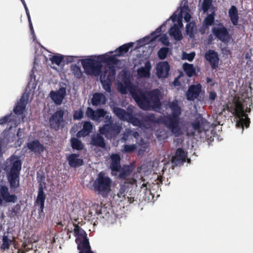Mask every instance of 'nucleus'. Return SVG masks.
Instances as JSON below:
<instances>
[{"label":"nucleus","mask_w":253,"mask_h":253,"mask_svg":"<svg viewBox=\"0 0 253 253\" xmlns=\"http://www.w3.org/2000/svg\"><path fill=\"white\" fill-rule=\"evenodd\" d=\"M160 118V117L156 118L154 114H147L142 116L141 120H139L140 121V124L138 123V122L135 121V122H133V123L135 126H140L142 124L146 126H150L153 124L156 123H162L161 122L158 121V120Z\"/></svg>","instance_id":"nucleus-24"},{"label":"nucleus","mask_w":253,"mask_h":253,"mask_svg":"<svg viewBox=\"0 0 253 253\" xmlns=\"http://www.w3.org/2000/svg\"><path fill=\"white\" fill-rule=\"evenodd\" d=\"M170 66L168 61H161L157 64L156 74L159 78H166L169 75Z\"/></svg>","instance_id":"nucleus-22"},{"label":"nucleus","mask_w":253,"mask_h":253,"mask_svg":"<svg viewBox=\"0 0 253 253\" xmlns=\"http://www.w3.org/2000/svg\"><path fill=\"white\" fill-rule=\"evenodd\" d=\"M208 26L205 25L204 23H203L202 26L201 27L200 29V32L201 34H204L206 33V30L208 28Z\"/></svg>","instance_id":"nucleus-58"},{"label":"nucleus","mask_w":253,"mask_h":253,"mask_svg":"<svg viewBox=\"0 0 253 253\" xmlns=\"http://www.w3.org/2000/svg\"><path fill=\"white\" fill-rule=\"evenodd\" d=\"M116 76H112V75L103 72L100 76V82L103 88L107 92H111V86L112 81L115 79Z\"/></svg>","instance_id":"nucleus-21"},{"label":"nucleus","mask_w":253,"mask_h":253,"mask_svg":"<svg viewBox=\"0 0 253 253\" xmlns=\"http://www.w3.org/2000/svg\"><path fill=\"white\" fill-rule=\"evenodd\" d=\"M245 58L247 60H248V62L249 61V60L251 58V56L250 55L249 53H246L245 54Z\"/></svg>","instance_id":"nucleus-64"},{"label":"nucleus","mask_w":253,"mask_h":253,"mask_svg":"<svg viewBox=\"0 0 253 253\" xmlns=\"http://www.w3.org/2000/svg\"><path fill=\"white\" fill-rule=\"evenodd\" d=\"M132 75L129 72L124 71L120 77L118 83V91L122 94H126L132 88Z\"/></svg>","instance_id":"nucleus-10"},{"label":"nucleus","mask_w":253,"mask_h":253,"mask_svg":"<svg viewBox=\"0 0 253 253\" xmlns=\"http://www.w3.org/2000/svg\"><path fill=\"white\" fill-rule=\"evenodd\" d=\"M107 99L105 96L102 93H94L91 99V103L92 106H97L106 104Z\"/></svg>","instance_id":"nucleus-32"},{"label":"nucleus","mask_w":253,"mask_h":253,"mask_svg":"<svg viewBox=\"0 0 253 253\" xmlns=\"http://www.w3.org/2000/svg\"><path fill=\"white\" fill-rule=\"evenodd\" d=\"M133 42H129L124 44L116 49L114 51H110V53L115 52L117 57L123 56L125 53H127L130 48L133 46Z\"/></svg>","instance_id":"nucleus-34"},{"label":"nucleus","mask_w":253,"mask_h":253,"mask_svg":"<svg viewBox=\"0 0 253 253\" xmlns=\"http://www.w3.org/2000/svg\"><path fill=\"white\" fill-rule=\"evenodd\" d=\"M77 56H64V60L63 62L66 63V64H68L69 63H71L74 61L75 59L77 58Z\"/></svg>","instance_id":"nucleus-54"},{"label":"nucleus","mask_w":253,"mask_h":253,"mask_svg":"<svg viewBox=\"0 0 253 253\" xmlns=\"http://www.w3.org/2000/svg\"><path fill=\"white\" fill-rule=\"evenodd\" d=\"M159 41L166 46H169L171 44L169 42L168 37L166 34H164L160 37Z\"/></svg>","instance_id":"nucleus-50"},{"label":"nucleus","mask_w":253,"mask_h":253,"mask_svg":"<svg viewBox=\"0 0 253 253\" xmlns=\"http://www.w3.org/2000/svg\"><path fill=\"white\" fill-rule=\"evenodd\" d=\"M46 195L43 191L42 185L40 184L39 186L38 196L35 201V204L39 206L38 209V215L37 219H43L45 216L43 209L44 208V202Z\"/></svg>","instance_id":"nucleus-18"},{"label":"nucleus","mask_w":253,"mask_h":253,"mask_svg":"<svg viewBox=\"0 0 253 253\" xmlns=\"http://www.w3.org/2000/svg\"><path fill=\"white\" fill-rule=\"evenodd\" d=\"M144 187H146L145 190H146V191L145 192V195L147 194H152V191L151 190H150L149 191L147 190L148 187L147 185L145 186V184H143L142 185Z\"/></svg>","instance_id":"nucleus-63"},{"label":"nucleus","mask_w":253,"mask_h":253,"mask_svg":"<svg viewBox=\"0 0 253 253\" xmlns=\"http://www.w3.org/2000/svg\"><path fill=\"white\" fill-rule=\"evenodd\" d=\"M4 170L6 172L7 179L11 191L15 192L20 186V174L22 162L16 155L11 156L4 164Z\"/></svg>","instance_id":"nucleus-4"},{"label":"nucleus","mask_w":253,"mask_h":253,"mask_svg":"<svg viewBox=\"0 0 253 253\" xmlns=\"http://www.w3.org/2000/svg\"><path fill=\"white\" fill-rule=\"evenodd\" d=\"M70 143L72 148L77 150H81L84 148V145L81 140H79L78 137H71L70 139Z\"/></svg>","instance_id":"nucleus-37"},{"label":"nucleus","mask_w":253,"mask_h":253,"mask_svg":"<svg viewBox=\"0 0 253 253\" xmlns=\"http://www.w3.org/2000/svg\"><path fill=\"white\" fill-rule=\"evenodd\" d=\"M64 56L61 55H56L53 56L50 58V61L52 64H55L59 66L62 62H63Z\"/></svg>","instance_id":"nucleus-46"},{"label":"nucleus","mask_w":253,"mask_h":253,"mask_svg":"<svg viewBox=\"0 0 253 253\" xmlns=\"http://www.w3.org/2000/svg\"><path fill=\"white\" fill-rule=\"evenodd\" d=\"M64 111L59 109L54 112L49 120L50 127L55 130H58L64 126L65 121L64 119Z\"/></svg>","instance_id":"nucleus-14"},{"label":"nucleus","mask_w":253,"mask_h":253,"mask_svg":"<svg viewBox=\"0 0 253 253\" xmlns=\"http://www.w3.org/2000/svg\"><path fill=\"white\" fill-rule=\"evenodd\" d=\"M112 181L105 173L100 172L97 178L93 183V187L97 194L101 195L103 197H106L111 191Z\"/></svg>","instance_id":"nucleus-6"},{"label":"nucleus","mask_w":253,"mask_h":253,"mask_svg":"<svg viewBox=\"0 0 253 253\" xmlns=\"http://www.w3.org/2000/svg\"><path fill=\"white\" fill-rule=\"evenodd\" d=\"M128 185L129 184L127 183H125L121 185V187L117 196L120 199L121 202L123 201L124 199H127V202H129V204H137L138 203V196H132L131 191L129 193L128 192L129 189Z\"/></svg>","instance_id":"nucleus-16"},{"label":"nucleus","mask_w":253,"mask_h":253,"mask_svg":"<svg viewBox=\"0 0 253 253\" xmlns=\"http://www.w3.org/2000/svg\"><path fill=\"white\" fill-rule=\"evenodd\" d=\"M197 31V27L194 22H189L186 25V34L191 38L195 37Z\"/></svg>","instance_id":"nucleus-35"},{"label":"nucleus","mask_w":253,"mask_h":253,"mask_svg":"<svg viewBox=\"0 0 253 253\" xmlns=\"http://www.w3.org/2000/svg\"><path fill=\"white\" fill-rule=\"evenodd\" d=\"M109 215H110L109 212H106L105 213V214H102V215H101V218H103V219H107L109 217Z\"/></svg>","instance_id":"nucleus-61"},{"label":"nucleus","mask_w":253,"mask_h":253,"mask_svg":"<svg viewBox=\"0 0 253 253\" xmlns=\"http://www.w3.org/2000/svg\"><path fill=\"white\" fill-rule=\"evenodd\" d=\"M70 68L73 74L76 78L80 79L82 77L83 73L80 66L76 64H72Z\"/></svg>","instance_id":"nucleus-39"},{"label":"nucleus","mask_w":253,"mask_h":253,"mask_svg":"<svg viewBox=\"0 0 253 253\" xmlns=\"http://www.w3.org/2000/svg\"><path fill=\"white\" fill-rule=\"evenodd\" d=\"M119 175V177L121 179H125L129 174L131 172V169L129 167L124 168L123 169H120Z\"/></svg>","instance_id":"nucleus-44"},{"label":"nucleus","mask_w":253,"mask_h":253,"mask_svg":"<svg viewBox=\"0 0 253 253\" xmlns=\"http://www.w3.org/2000/svg\"><path fill=\"white\" fill-rule=\"evenodd\" d=\"M168 106L171 114L160 116L158 121L161 122L172 135L177 137L182 134L181 123L179 117L181 114V108L179 106V101L175 98L172 101L169 102Z\"/></svg>","instance_id":"nucleus-2"},{"label":"nucleus","mask_w":253,"mask_h":253,"mask_svg":"<svg viewBox=\"0 0 253 253\" xmlns=\"http://www.w3.org/2000/svg\"><path fill=\"white\" fill-rule=\"evenodd\" d=\"M18 200L15 194H11L9 193L8 187L6 185H1L0 187V205L4 201L7 203H15Z\"/></svg>","instance_id":"nucleus-19"},{"label":"nucleus","mask_w":253,"mask_h":253,"mask_svg":"<svg viewBox=\"0 0 253 253\" xmlns=\"http://www.w3.org/2000/svg\"><path fill=\"white\" fill-rule=\"evenodd\" d=\"M211 32L217 40L226 45L229 42L231 36L227 28L222 23H220L218 26L213 27Z\"/></svg>","instance_id":"nucleus-11"},{"label":"nucleus","mask_w":253,"mask_h":253,"mask_svg":"<svg viewBox=\"0 0 253 253\" xmlns=\"http://www.w3.org/2000/svg\"><path fill=\"white\" fill-rule=\"evenodd\" d=\"M74 230L79 253H94L91 250L89 239L85 231L77 224H75Z\"/></svg>","instance_id":"nucleus-7"},{"label":"nucleus","mask_w":253,"mask_h":253,"mask_svg":"<svg viewBox=\"0 0 253 253\" xmlns=\"http://www.w3.org/2000/svg\"><path fill=\"white\" fill-rule=\"evenodd\" d=\"M200 84L191 86L186 93V98L189 101H194L198 98L201 91Z\"/></svg>","instance_id":"nucleus-26"},{"label":"nucleus","mask_w":253,"mask_h":253,"mask_svg":"<svg viewBox=\"0 0 253 253\" xmlns=\"http://www.w3.org/2000/svg\"><path fill=\"white\" fill-rule=\"evenodd\" d=\"M187 159V153L182 148H178L174 156L171 158L172 169L175 166H179L183 164Z\"/></svg>","instance_id":"nucleus-20"},{"label":"nucleus","mask_w":253,"mask_h":253,"mask_svg":"<svg viewBox=\"0 0 253 253\" xmlns=\"http://www.w3.org/2000/svg\"><path fill=\"white\" fill-rule=\"evenodd\" d=\"M203 123V118L202 117L198 118L195 121L192 123V126L195 130L199 131L202 127Z\"/></svg>","instance_id":"nucleus-43"},{"label":"nucleus","mask_w":253,"mask_h":253,"mask_svg":"<svg viewBox=\"0 0 253 253\" xmlns=\"http://www.w3.org/2000/svg\"><path fill=\"white\" fill-rule=\"evenodd\" d=\"M84 111L81 108H80L74 111L73 115V119L74 120H81L84 118Z\"/></svg>","instance_id":"nucleus-45"},{"label":"nucleus","mask_w":253,"mask_h":253,"mask_svg":"<svg viewBox=\"0 0 253 253\" xmlns=\"http://www.w3.org/2000/svg\"><path fill=\"white\" fill-rule=\"evenodd\" d=\"M28 22H29V27H30V29L31 34L32 35V38H33V41H34L35 39H36V35L35 34V32H34L33 27L32 23V21H29Z\"/></svg>","instance_id":"nucleus-56"},{"label":"nucleus","mask_w":253,"mask_h":253,"mask_svg":"<svg viewBox=\"0 0 253 253\" xmlns=\"http://www.w3.org/2000/svg\"><path fill=\"white\" fill-rule=\"evenodd\" d=\"M214 12L208 14L207 17L204 19L203 23L208 27L212 25L214 22Z\"/></svg>","instance_id":"nucleus-42"},{"label":"nucleus","mask_w":253,"mask_h":253,"mask_svg":"<svg viewBox=\"0 0 253 253\" xmlns=\"http://www.w3.org/2000/svg\"><path fill=\"white\" fill-rule=\"evenodd\" d=\"M107 112L103 109H97L95 110L93 121H98L100 119L104 118Z\"/></svg>","instance_id":"nucleus-40"},{"label":"nucleus","mask_w":253,"mask_h":253,"mask_svg":"<svg viewBox=\"0 0 253 253\" xmlns=\"http://www.w3.org/2000/svg\"><path fill=\"white\" fill-rule=\"evenodd\" d=\"M135 100L143 110L160 109L162 103L160 99L159 90H153L149 92H140L135 97Z\"/></svg>","instance_id":"nucleus-5"},{"label":"nucleus","mask_w":253,"mask_h":253,"mask_svg":"<svg viewBox=\"0 0 253 253\" xmlns=\"http://www.w3.org/2000/svg\"><path fill=\"white\" fill-rule=\"evenodd\" d=\"M171 54V49L168 47H162L158 51L157 55L160 60H164Z\"/></svg>","instance_id":"nucleus-36"},{"label":"nucleus","mask_w":253,"mask_h":253,"mask_svg":"<svg viewBox=\"0 0 253 253\" xmlns=\"http://www.w3.org/2000/svg\"><path fill=\"white\" fill-rule=\"evenodd\" d=\"M95 113V110H94L92 108L87 107L85 112V116L88 118L93 121L94 116Z\"/></svg>","instance_id":"nucleus-49"},{"label":"nucleus","mask_w":253,"mask_h":253,"mask_svg":"<svg viewBox=\"0 0 253 253\" xmlns=\"http://www.w3.org/2000/svg\"><path fill=\"white\" fill-rule=\"evenodd\" d=\"M187 6L184 4L183 6H180L178 9V13L175 11L170 17L164 22L160 26L157 28L156 30L151 33L152 38L147 36L137 41L138 47H140L150 43H153L158 37L159 34L161 32L162 27L165 26L170 20L174 23L172 26L169 30V36L172 37L175 41H181L183 36L180 29L183 27L182 23V12L185 11Z\"/></svg>","instance_id":"nucleus-1"},{"label":"nucleus","mask_w":253,"mask_h":253,"mask_svg":"<svg viewBox=\"0 0 253 253\" xmlns=\"http://www.w3.org/2000/svg\"><path fill=\"white\" fill-rule=\"evenodd\" d=\"M79 155L78 154L72 153L69 155L67 158L69 165L74 168L79 167L83 165V160L79 158Z\"/></svg>","instance_id":"nucleus-27"},{"label":"nucleus","mask_w":253,"mask_h":253,"mask_svg":"<svg viewBox=\"0 0 253 253\" xmlns=\"http://www.w3.org/2000/svg\"><path fill=\"white\" fill-rule=\"evenodd\" d=\"M183 68L186 75L189 77H192L195 73V69L193 64L185 63L183 64Z\"/></svg>","instance_id":"nucleus-38"},{"label":"nucleus","mask_w":253,"mask_h":253,"mask_svg":"<svg viewBox=\"0 0 253 253\" xmlns=\"http://www.w3.org/2000/svg\"><path fill=\"white\" fill-rule=\"evenodd\" d=\"M29 97L28 93H23L19 100L15 103L12 112L0 118V125L8 124V125H9V129H11L12 127L16 126L21 120H23V114L26 111Z\"/></svg>","instance_id":"nucleus-3"},{"label":"nucleus","mask_w":253,"mask_h":253,"mask_svg":"<svg viewBox=\"0 0 253 253\" xmlns=\"http://www.w3.org/2000/svg\"><path fill=\"white\" fill-rule=\"evenodd\" d=\"M2 244L1 246V249L7 250L9 249L10 244L12 243V240L9 239L7 235H3L2 239Z\"/></svg>","instance_id":"nucleus-41"},{"label":"nucleus","mask_w":253,"mask_h":253,"mask_svg":"<svg viewBox=\"0 0 253 253\" xmlns=\"http://www.w3.org/2000/svg\"><path fill=\"white\" fill-rule=\"evenodd\" d=\"M234 115L236 119V126L242 128V132H243L244 127L247 128L249 126L250 119L245 113L243 108H236L234 110Z\"/></svg>","instance_id":"nucleus-15"},{"label":"nucleus","mask_w":253,"mask_h":253,"mask_svg":"<svg viewBox=\"0 0 253 253\" xmlns=\"http://www.w3.org/2000/svg\"><path fill=\"white\" fill-rule=\"evenodd\" d=\"M97 207L99 209L96 210L95 213L97 215L98 217H97L98 219L101 218V215L105 214L106 212H108L107 211V208L106 207H100L98 205H97Z\"/></svg>","instance_id":"nucleus-51"},{"label":"nucleus","mask_w":253,"mask_h":253,"mask_svg":"<svg viewBox=\"0 0 253 253\" xmlns=\"http://www.w3.org/2000/svg\"><path fill=\"white\" fill-rule=\"evenodd\" d=\"M111 163L110 169L112 172H118L121 169V157L118 154H113L111 155Z\"/></svg>","instance_id":"nucleus-29"},{"label":"nucleus","mask_w":253,"mask_h":253,"mask_svg":"<svg viewBox=\"0 0 253 253\" xmlns=\"http://www.w3.org/2000/svg\"><path fill=\"white\" fill-rule=\"evenodd\" d=\"M135 146L134 145H124V151L127 153H131L135 150Z\"/></svg>","instance_id":"nucleus-52"},{"label":"nucleus","mask_w":253,"mask_h":253,"mask_svg":"<svg viewBox=\"0 0 253 253\" xmlns=\"http://www.w3.org/2000/svg\"><path fill=\"white\" fill-rule=\"evenodd\" d=\"M37 179L39 182H40V184H42V181L44 180V176L42 174H39L38 173H37Z\"/></svg>","instance_id":"nucleus-60"},{"label":"nucleus","mask_w":253,"mask_h":253,"mask_svg":"<svg viewBox=\"0 0 253 253\" xmlns=\"http://www.w3.org/2000/svg\"><path fill=\"white\" fill-rule=\"evenodd\" d=\"M101 134L97 133L92 135L90 144L92 146L104 149L106 148V143L104 138Z\"/></svg>","instance_id":"nucleus-28"},{"label":"nucleus","mask_w":253,"mask_h":253,"mask_svg":"<svg viewBox=\"0 0 253 253\" xmlns=\"http://www.w3.org/2000/svg\"><path fill=\"white\" fill-rule=\"evenodd\" d=\"M83 127L76 134L78 138L84 137L88 136L92 131L93 124L90 121H83Z\"/></svg>","instance_id":"nucleus-25"},{"label":"nucleus","mask_w":253,"mask_h":253,"mask_svg":"<svg viewBox=\"0 0 253 253\" xmlns=\"http://www.w3.org/2000/svg\"><path fill=\"white\" fill-rule=\"evenodd\" d=\"M34 66L33 68L32 69V70L31 71V72L30 73V79H31V82H32L33 79H34V81L36 80V76H35V75L33 73L34 70L35 68V66H36V59H35V61H34Z\"/></svg>","instance_id":"nucleus-57"},{"label":"nucleus","mask_w":253,"mask_h":253,"mask_svg":"<svg viewBox=\"0 0 253 253\" xmlns=\"http://www.w3.org/2000/svg\"><path fill=\"white\" fill-rule=\"evenodd\" d=\"M107 54L99 55L97 56V59L102 62H105L106 65L103 72H106L112 76H116L115 66L119 64V60L117 59L116 54L113 55L107 56Z\"/></svg>","instance_id":"nucleus-9"},{"label":"nucleus","mask_w":253,"mask_h":253,"mask_svg":"<svg viewBox=\"0 0 253 253\" xmlns=\"http://www.w3.org/2000/svg\"><path fill=\"white\" fill-rule=\"evenodd\" d=\"M195 56L194 52L187 53L185 52H183L182 55V59L183 60H187L189 61H192Z\"/></svg>","instance_id":"nucleus-48"},{"label":"nucleus","mask_w":253,"mask_h":253,"mask_svg":"<svg viewBox=\"0 0 253 253\" xmlns=\"http://www.w3.org/2000/svg\"><path fill=\"white\" fill-rule=\"evenodd\" d=\"M122 127L119 124H104L99 128L100 133L105 135L107 139L116 137L121 132Z\"/></svg>","instance_id":"nucleus-12"},{"label":"nucleus","mask_w":253,"mask_h":253,"mask_svg":"<svg viewBox=\"0 0 253 253\" xmlns=\"http://www.w3.org/2000/svg\"><path fill=\"white\" fill-rule=\"evenodd\" d=\"M104 118L105 119L104 120V122L105 123V124L110 125L112 123H114L112 120V118L111 116L106 115Z\"/></svg>","instance_id":"nucleus-55"},{"label":"nucleus","mask_w":253,"mask_h":253,"mask_svg":"<svg viewBox=\"0 0 253 253\" xmlns=\"http://www.w3.org/2000/svg\"><path fill=\"white\" fill-rule=\"evenodd\" d=\"M27 148L31 151L38 154H41L45 149L44 146L38 140H34L28 143Z\"/></svg>","instance_id":"nucleus-31"},{"label":"nucleus","mask_w":253,"mask_h":253,"mask_svg":"<svg viewBox=\"0 0 253 253\" xmlns=\"http://www.w3.org/2000/svg\"><path fill=\"white\" fill-rule=\"evenodd\" d=\"M67 84L64 83H60L59 88L57 90H51L49 93V97L52 101L57 105H60L66 96Z\"/></svg>","instance_id":"nucleus-13"},{"label":"nucleus","mask_w":253,"mask_h":253,"mask_svg":"<svg viewBox=\"0 0 253 253\" xmlns=\"http://www.w3.org/2000/svg\"><path fill=\"white\" fill-rule=\"evenodd\" d=\"M152 66L149 61H147L144 63V66L138 68L137 70V74L140 78H149L151 75L150 70Z\"/></svg>","instance_id":"nucleus-30"},{"label":"nucleus","mask_w":253,"mask_h":253,"mask_svg":"<svg viewBox=\"0 0 253 253\" xmlns=\"http://www.w3.org/2000/svg\"><path fill=\"white\" fill-rule=\"evenodd\" d=\"M205 57L210 63L212 69H215L218 67L219 58L217 52L209 49L205 53Z\"/></svg>","instance_id":"nucleus-23"},{"label":"nucleus","mask_w":253,"mask_h":253,"mask_svg":"<svg viewBox=\"0 0 253 253\" xmlns=\"http://www.w3.org/2000/svg\"><path fill=\"white\" fill-rule=\"evenodd\" d=\"M113 112L118 117V118L122 121H127L130 122H138L140 124L139 119L136 117H133L131 113L126 112L125 110L115 106L113 104L110 105Z\"/></svg>","instance_id":"nucleus-17"},{"label":"nucleus","mask_w":253,"mask_h":253,"mask_svg":"<svg viewBox=\"0 0 253 253\" xmlns=\"http://www.w3.org/2000/svg\"><path fill=\"white\" fill-rule=\"evenodd\" d=\"M97 59L92 58H87L81 60V64L84 72L87 75L98 76L101 75L102 68V62L97 59V56H95Z\"/></svg>","instance_id":"nucleus-8"},{"label":"nucleus","mask_w":253,"mask_h":253,"mask_svg":"<svg viewBox=\"0 0 253 253\" xmlns=\"http://www.w3.org/2000/svg\"><path fill=\"white\" fill-rule=\"evenodd\" d=\"M216 97V93L214 91H211L209 94V98L211 100H214Z\"/></svg>","instance_id":"nucleus-59"},{"label":"nucleus","mask_w":253,"mask_h":253,"mask_svg":"<svg viewBox=\"0 0 253 253\" xmlns=\"http://www.w3.org/2000/svg\"><path fill=\"white\" fill-rule=\"evenodd\" d=\"M188 6L187 5H186ZM188 6H187V8L186 9V10L183 12H182V18H184V20L186 22H188L191 18V16L190 14L188 12Z\"/></svg>","instance_id":"nucleus-53"},{"label":"nucleus","mask_w":253,"mask_h":253,"mask_svg":"<svg viewBox=\"0 0 253 253\" xmlns=\"http://www.w3.org/2000/svg\"><path fill=\"white\" fill-rule=\"evenodd\" d=\"M16 135L17 136V137L18 138V139H21V136H22V131H21V128H19L17 131V133H16Z\"/></svg>","instance_id":"nucleus-62"},{"label":"nucleus","mask_w":253,"mask_h":253,"mask_svg":"<svg viewBox=\"0 0 253 253\" xmlns=\"http://www.w3.org/2000/svg\"><path fill=\"white\" fill-rule=\"evenodd\" d=\"M212 1V0H203L201 5V9L204 13L208 11L211 5Z\"/></svg>","instance_id":"nucleus-47"},{"label":"nucleus","mask_w":253,"mask_h":253,"mask_svg":"<svg viewBox=\"0 0 253 253\" xmlns=\"http://www.w3.org/2000/svg\"><path fill=\"white\" fill-rule=\"evenodd\" d=\"M228 15L233 26H237L239 22V14L237 8L235 5H232L228 10Z\"/></svg>","instance_id":"nucleus-33"}]
</instances>
